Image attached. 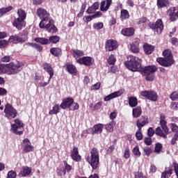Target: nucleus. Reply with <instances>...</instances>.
<instances>
[{
  "mask_svg": "<svg viewBox=\"0 0 178 178\" xmlns=\"http://www.w3.org/2000/svg\"><path fill=\"white\" fill-rule=\"evenodd\" d=\"M144 52L146 55H151L154 51H155V47L154 45L145 43L143 45Z\"/></svg>",
  "mask_w": 178,
  "mask_h": 178,
  "instance_id": "nucleus-25",
  "label": "nucleus"
},
{
  "mask_svg": "<svg viewBox=\"0 0 178 178\" xmlns=\"http://www.w3.org/2000/svg\"><path fill=\"white\" fill-rule=\"evenodd\" d=\"M133 154L136 156V158H140L141 156V152L140 151V147L138 145H137L134 149H132Z\"/></svg>",
  "mask_w": 178,
  "mask_h": 178,
  "instance_id": "nucleus-40",
  "label": "nucleus"
},
{
  "mask_svg": "<svg viewBox=\"0 0 178 178\" xmlns=\"http://www.w3.org/2000/svg\"><path fill=\"white\" fill-rule=\"evenodd\" d=\"M72 55L75 59H78V58L84 56V51L79 49H72Z\"/></svg>",
  "mask_w": 178,
  "mask_h": 178,
  "instance_id": "nucleus-35",
  "label": "nucleus"
},
{
  "mask_svg": "<svg viewBox=\"0 0 178 178\" xmlns=\"http://www.w3.org/2000/svg\"><path fill=\"white\" fill-rule=\"evenodd\" d=\"M141 62V59L138 57L130 55L127 56V60L125 61L124 65L126 68L131 70V72H139L143 70Z\"/></svg>",
  "mask_w": 178,
  "mask_h": 178,
  "instance_id": "nucleus-2",
  "label": "nucleus"
},
{
  "mask_svg": "<svg viewBox=\"0 0 178 178\" xmlns=\"http://www.w3.org/2000/svg\"><path fill=\"white\" fill-rule=\"evenodd\" d=\"M33 48H34L37 52H42L43 47L40 44L34 43Z\"/></svg>",
  "mask_w": 178,
  "mask_h": 178,
  "instance_id": "nucleus-52",
  "label": "nucleus"
},
{
  "mask_svg": "<svg viewBox=\"0 0 178 178\" xmlns=\"http://www.w3.org/2000/svg\"><path fill=\"white\" fill-rule=\"evenodd\" d=\"M86 161L90 165L92 170H96L99 166V151L97 147L90 150V156H88Z\"/></svg>",
  "mask_w": 178,
  "mask_h": 178,
  "instance_id": "nucleus-4",
  "label": "nucleus"
},
{
  "mask_svg": "<svg viewBox=\"0 0 178 178\" xmlns=\"http://www.w3.org/2000/svg\"><path fill=\"white\" fill-rule=\"evenodd\" d=\"M34 41L40 44V45H49V44H58L60 41V37L55 35L49 36V39L46 38H35Z\"/></svg>",
  "mask_w": 178,
  "mask_h": 178,
  "instance_id": "nucleus-9",
  "label": "nucleus"
},
{
  "mask_svg": "<svg viewBox=\"0 0 178 178\" xmlns=\"http://www.w3.org/2000/svg\"><path fill=\"white\" fill-rule=\"evenodd\" d=\"M76 63L84 65L85 66H91L92 65V58L90 56H84L76 60Z\"/></svg>",
  "mask_w": 178,
  "mask_h": 178,
  "instance_id": "nucleus-19",
  "label": "nucleus"
},
{
  "mask_svg": "<svg viewBox=\"0 0 178 178\" xmlns=\"http://www.w3.org/2000/svg\"><path fill=\"white\" fill-rule=\"evenodd\" d=\"M107 62L108 65H115V63H116V58H115L113 54H111L107 60Z\"/></svg>",
  "mask_w": 178,
  "mask_h": 178,
  "instance_id": "nucleus-45",
  "label": "nucleus"
},
{
  "mask_svg": "<svg viewBox=\"0 0 178 178\" xmlns=\"http://www.w3.org/2000/svg\"><path fill=\"white\" fill-rule=\"evenodd\" d=\"M60 111V106L56 104L53 106V109L49 111V115H58Z\"/></svg>",
  "mask_w": 178,
  "mask_h": 178,
  "instance_id": "nucleus-38",
  "label": "nucleus"
},
{
  "mask_svg": "<svg viewBox=\"0 0 178 178\" xmlns=\"http://www.w3.org/2000/svg\"><path fill=\"white\" fill-rule=\"evenodd\" d=\"M140 95L154 102L158 101V93L154 90H143L140 92Z\"/></svg>",
  "mask_w": 178,
  "mask_h": 178,
  "instance_id": "nucleus-12",
  "label": "nucleus"
},
{
  "mask_svg": "<svg viewBox=\"0 0 178 178\" xmlns=\"http://www.w3.org/2000/svg\"><path fill=\"white\" fill-rule=\"evenodd\" d=\"M20 173L22 177H26V176H30V175H31V168L27 166L22 167Z\"/></svg>",
  "mask_w": 178,
  "mask_h": 178,
  "instance_id": "nucleus-32",
  "label": "nucleus"
},
{
  "mask_svg": "<svg viewBox=\"0 0 178 178\" xmlns=\"http://www.w3.org/2000/svg\"><path fill=\"white\" fill-rule=\"evenodd\" d=\"M170 98L171 101H177V99H178L177 91L172 92L170 95Z\"/></svg>",
  "mask_w": 178,
  "mask_h": 178,
  "instance_id": "nucleus-48",
  "label": "nucleus"
},
{
  "mask_svg": "<svg viewBox=\"0 0 178 178\" xmlns=\"http://www.w3.org/2000/svg\"><path fill=\"white\" fill-rule=\"evenodd\" d=\"M144 143L145 145H152V138L151 137H145L144 138Z\"/></svg>",
  "mask_w": 178,
  "mask_h": 178,
  "instance_id": "nucleus-54",
  "label": "nucleus"
},
{
  "mask_svg": "<svg viewBox=\"0 0 178 178\" xmlns=\"http://www.w3.org/2000/svg\"><path fill=\"white\" fill-rule=\"evenodd\" d=\"M42 66L44 70H45V72H47V73L49 74V80H51V79L54 77V68L52 67L51 64L48 63H44Z\"/></svg>",
  "mask_w": 178,
  "mask_h": 178,
  "instance_id": "nucleus-20",
  "label": "nucleus"
},
{
  "mask_svg": "<svg viewBox=\"0 0 178 178\" xmlns=\"http://www.w3.org/2000/svg\"><path fill=\"white\" fill-rule=\"evenodd\" d=\"M10 59H11L10 56H4L1 59V62H3V63L10 62Z\"/></svg>",
  "mask_w": 178,
  "mask_h": 178,
  "instance_id": "nucleus-60",
  "label": "nucleus"
},
{
  "mask_svg": "<svg viewBox=\"0 0 178 178\" xmlns=\"http://www.w3.org/2000/svg\"><path fill=\"white\" fill-rule=\"evenodd\" d=\"M148 123H149L148 117L145 115H142L140 118L137 120L136 126L138 127V130L136 133V138L138 141H141V140H143L144 136H143L141 130H143V127H144V126H147Z\"/></svg>",
  "mask_w": 178,
  "mask_h": 178,
  "instance_id": "nucleus-7",
  "label": "nucleus"
},
{
  "mask_svg": "<svg viewBox=\"0 0 178 178\" xmlns=\"http://www.w3.org/2000/svg\"><path fill=\"white\" fill-rule=\"evenodd\" d=\"M129 17H130V14L129 13V11L125 9L121 10V12H120L121 20H126V19H129Z\"/></svg>",
  "mask_w": 178,
  "mask_h": 178,
  "instance_id": "nucleus-37",
  "label": "nucleus"
},
{
  "mask_svg": "<svg viewBox=\"0 0 178 178\" xmlns=\"http://www.w3.org/2000/svg\"><path fill=\"white\" fill-rule=\"evenodd\" d=\"M70 157L74 162L81 161V155L79 153V147L74 146L71 150Z\"/></svg>",
  "mask_w": 178,
  "mask_h": 178,
  "instance_id": "nucleus-17",
  "label": "nucleus"
},
{
  "mask_svg": "<svg viewBox=\"0 0 178 178\" xmlns=\"http://www.w3.org/2000/svg\"><path fill=\"white\" fill-rule=\"evenodd\" d=\"M23 66H24V63L22 61L10 62L6 64V74L15 75L20 73Z\"/></svg>",
  "mask_w": 178,
  "mask_h": 178,
  "instance_id": "nucleus-5",
  "label": "nucleus"
},
{
  "mask_svg": "<svg viewBox=\"0 0 178 178\" xmlns=\"http://www.w3.org/2000/svg\"><path fill=\"white\" fill-rule=\"evenodd\" d=\"M60 107L61 109H69V111H77L80 106L74 102L73 97H67L63 99Z\"/></svg>",
  "mask_w": 178,
  "mask_h": 178,
  "instance_id": "nucleus-8",
  "label": "nucleus"
},
{
  "mask_svg": "<svg viewBox=\"0 0 178 178\" xmlns=\"http://www.w3.org/2000/svg\"><path fill=\"white\" fill-rule=\"evenodd\" d=\"M111 5H112V0L102 1L100 4V10L102 12H108L109 8H111Z\"/></svg>",
  "mask_w": 178,
  "mask_h": 178,
  "instance_id": "nucleus-22",
  "label": "nucleus"
},
{
  "mask_svg": "<svg viewBox=\"0 0 178 178\" xmlns=\"http://www.w3.org/2000/svg\"><path fill=\"white\" fill-rule=\"evenodd\" d=\"M118 47H119V44H118V41L113 39H109L107 41H106L105 49L108 52H112V51H116Z\"/></svg>",
  "mask_w": 178,
  "mask_h": 178,
  "instance_id": "nucleus-14",
  "label": "nucleus"
},
{
  "mask_svg": "<svg viewBox=\"0 0 178 178\" xmlns=\"http://www.w3.org/2000/svg\"><path fill=\"white\" fill-rule=\"evenodd\" d=\"M101 16H102V13L101 11H97L94 15H92L93 19H96L97 17H101Z\"/></svg>",
  "mask_w": 178,
  "mask_h": 178,
  "instance_id": "nucleus-62",
  "label": "nucleus"
},
{
  "mask_svg": "<svg viewBox=\"0 0 178 178\" xmlns=\"http://www.w3.org/2000/svg\"><path fill=\"white\" fill-rule=\"evenodd\" d=\"M116 144H118V140L114 139L113 141V145L108 148L106 151V154H112V152L115 151V147Z\"/></svg>",
  "mask_w": 178,
  "mask_h": 178,
  "instance_id": "nucleus-41",
  "label": "nucleus"
},
{
  "mask_svg": "<svg viewBox=\"0 0 178 178\" xmlns=\"http://www.w3.org/2000/svg\"><path fill=\"white\" fill-rule=\"evenodd\" d=\"M63 163L65 167L62 172L65 176V175H66V172H67V173H69L70 172H72V170H73V167L70 165L69 163H67V161H63Z\"/></svg>",
  "mask_w": 178,
  "mask_h": 178,
  "instance_id": "nucleus-33",
  "label": "nucleus"
},
{
  "mask_svg": "<svg viewBox=\"0 0 178 178\" xmlns=\"http://www.w3.org/2000/svg\"><path fill=\"white\" fill-rule=\"evenodd\" d=\"M129 105L131 108H136L138 105V99L135 97H129Z\"/></svg>",
  "mask_w": 178,
  "mask_h": 178,
  "instance_id": "nucleus-31",
  "label": "nucleus"
},
{
  "mask_svg": "<svg viewBox=\"0 0 178 178\" xmlns=\"http://www.w3.org/2000/svg\"><path fill=\"white\" fill-rule=\"evenodd\" d=\"M147 26L157 34H161L163 31V22L161 19H158L154 24L149 22Z\"/></svg>",
  "mask_w": 178,
  "mask_h": 178,
  "instance_id": "nucleus-11",
  "label": "nucleus"
},
{
  "mask_svg": "<svg viewBox=\"0 0 178 178\" xmlns=\"http://www.w3.org/2000/svg\"><path fill=\"white\" fill-rule=\"evenodd\" d=\"M8 42L10 44H23V42H26V38H23L17 35H13L10 36Z\"/></svg>",
  "mask_w": 178,
  "mask_h": 178,
  "instance_id": "nucleus-18",
  "label": "nucleus"
},
{
  "mask_svg": "<svg viewBox=\"0 0 178 178\" xmlns=\"http://www.w3.org/2000/svg\"><path fill=\"white\" fill-rule=\"evenodd\" d=\"M158 70V67L155 65L142 67V70L139 71L142 75L145 76V80L147 81H154L155 80V73Z\"/></svg>",
  "mask_w": 178,
  "mask_h": 178,
  "instance_id": "nucleus-6",
  "label": "nucleus"
},
{
  "mask_svg": "<svg viewBox=\"0 0 178 178\" xmlns=\"http://www.w3.org/2000/svg\"><path fill=\"white\" fill-rule=\"evenodd\" d=\"M101 106H102V102H99L95 105V109L98 111V109H101Z\"/></svg>",
  "mask_w": 178,
  "mask_h": 178,
  "instance_id": "nucleus-64",
  "label": "nucleus"
},
{
  "mask_svg": "<svg viewBox=\"0 0 178 178\" xmlns=\"http://www.w3.org/2000/svg\"><path fill=\"white\" fill-rule=\"evenodd\" d=\"M155 134L156 136H158L159 137H161L162 138H164V140H166L168 138V134L165 133L163 129L162 130V128L161 127H158L155 130Z\"/></svg>",
  "mask_w": 178,
  "mask_h": 178,
  "instance_id": "nucleus-27",
  "label": "nucleus"
},
{
  "mask_svg": "<svg viewBox=\"0 0 178 178\" xmlns=\"http://www.w3.org/2000/svg\"><path fill=\"white\" fill-rule=\"evenodd\" d=\"M172 166L174 168V171L175 172V175L177 176V178H178V163L176 161H174L172 163Z\"/></svg>",
  "mask_w": 178,
  "mask_h": 178,
  "instance_id": "nucleus-57",
  "label": "nucleus"
},
{
  "mask_svg": "<svg viewBox=\"0 0 178 178\" xmlns=\"http://www.w3.org/2000/svg\"><path fill=\"white\" fill-rule=\"evenodd\" d=\"M38 17L41 19L39 27L40 29H45L48 33H58V28L55 26V20L51 19V15L47 10L40 8L37 10Z\"/></svg>",
  "mask_w": 178,
  "mask_h": 178,
  "instance_id": "nucleus-1",
  "label": "nucleus"
},
{
  "mask_svg": "<svg viewBox=\"0 0 178 178\" xmlns=\"http://www.w3.org/2000/svg\"><path fill=\"white\" fill-rule=\"evenodd\" d=\"M124 158H125V159H129V158H130V149L129 147H127L124 150Z\"/></svg>",
  "mask_w": 178,
  "mask_h": 178,
  "instance_id": "nucleus-59",
  "label": "nucleus"
},
{
  "mask_svg": "<svg viewBox=\"0 0 178 178\" xmlns=\"http://www.w3.org/2000/svg\"><path fill=\"white\" fill-rule=\"evenodd\" d=\"M50 54L56 58H59V56H62V49L59 47H52L50 49Z\"/></svg>",
  "mask_w": 178,
  "mask_h": 178,
  "instance_id": "nucleus-28",
  "label": "nucleus"
},
{
  "mask_svg": "<svg viewBox=\"0 0 178 178\" xmlns=\"http://www.w3.org/2000/svg\"><path fill=\"white\" fill-rule=\"evenodd\" d=\"M92 27L95 30H101L102 29H104V23L103 22L94 23L92 25Z\"/></svg>",
  "mask_w": 178,
  "mask_h": 178,
  "instance_id": "nucleus-44",
  "label": "nucleus"
},
{
  "mask_svg": "<svg viewBox=\"0 0 178 178\" xmlns=\"http://www.w3.org/2000/svg\"><path fill=\"white\" fill-rule=\"evenodd\" d=\"M170 6V2L169 0H157V7L159 9H162L163 8H168Z\"/></svg>",
  "mask_w": 178,
  "mask_h": 178,
  "instance_id": "nucleus-29",
  "label": "nucleus"
},
{
  "mask_svg": "<svg viewBox=\"0 0 178 178\" xmlns=\"http://www.w3.org/2000/svg\"><path fill=\"white\" fill-rule=\"evenodd\" d=\"M170 129L172 133H178V126L175 123H171L170 125Z\"/></svg>",
  "mask_w": 178,
  "mask_h": 178,
  "instance_id": "nucleus-49",
  "label": "nucleus"
},
{
  "mask_svg": "<svg viewBox=\"0 0 178 178\" xmlns=\"http://www.w3.org/2000/svg\"><path fill=\"white\" fill-rule=\"evenodd\" d=\"M115 121L112 120L111 122H109L108 124H106V131H108V133H112V131H113V129L115 127Z\"/></svg>",
  "mask_w": 178,
  "mask_h": 178,
  "instance_id": "nucleus-39",
  "label": "nucleus"
},
{
  "mask_svg": "<svg viewBox=\"0 0 178 178\" xmlns=\"http://www.w3.org/2000/svg\"><path fill=\"white\" fill-rule=\"evenodd\" d=\"M102 130H104V124H97L93 126L91 130L90 134H102Z\"/></svg>",
  "mask_w": 178,
  "mask_h": 178,
  "instance_id": "nucleus-23",
  "label": "nucleus"
},
{
  "mask_svg": "<svg viewBox=\"0 0 178 178\" xmlns=\"http://www.w3.org/2000/svg\"><path fill=\"white\" fill-rule=\"evenodd\" d=\"M130 51L133 54H138L140 52V46L130 44Z\"/></svg>",
  "mask_w": 178,
  "mask_h": 178,
  "instance_id": "nucleus-42",
  "label": "nucleus"
},
{
  "mask_svg": "<svg viewBox=\"0 0 178 178\" xmlns=\"http://www.w3.org/2000/svg\"><path fill=\"white\" fill-rule=\"evenodd\" d=\"M14 122L15 124L11 125L13 133L17 136H22L23 134V131H18L17 129L21 128L23 129V127H24V123L19 119H15Z\"/></svg>",
  "mask_w": 178,
  "mask_h": 178,
  "instance_id": "nucleus-13",
  "label": "nucleus"
},
{
  "mask_svg": "<svg viewBox=\"0 0 178 178\" xmlns=\"http://www.w3.org/2000/svg\"><path fill=\"white\" fill-rule=\"evenodd\" d=\"M163 56L164 58L159 57L156 58V62L163 66V67H170L172 65L175 64V60H173V54L170 49H166L163 51Z\"/></svg>",
  "mask_w": 178,
  "mask_h": 178,
  "instance_id": "nucleus-3",
  "label": "nucleus"
},
{
  "mask_svg": "<svg viewBox=\"0 0 178 178\" xmlns=\"http://www.w3.org/2000/svg\"><path fill=\"white\" fill-rule=\"evenodd\" d=\"M136 33V29L133 27L124 28L121 31V34L124 37H133Z\"/></svg>",
  "mask_w": 178,
  "mask_h": 178,
  "instance_id": "nucleus-21",
  "label": "nucleus"
},
{
  "mask_svg": "<svg viewBox=\"0 0 178 178\" xmlns=\"http://www.w3.org/2000/svg\"><path fill=\"white\" fill-rule=\"evenodd\" d=\"M23 151L25 154L33 152L34 151V146L31 145V142L29 138H25L22 141Z\"/></svg>",
  "mask_w": 178,
  "mask_h": 178,
  "instance_id": "nucleus-15",
  "label": "nucleus"
},
{
  "mask_svg": "<svg viewBox=\"0 0 178 178\" xmlns=\"http://www.w3.org/2000/svg\"><path fill=\"white\" fill-rule=\"evenodd\" d=\"M142 114H143V109L141 108V106H138L133 108L132 110L133 118H140V116H141Z\"/></svg>",
  "mask_w": 178,
  "mask_h": 178,
  "instance_id": "nucleus-30",
  "label": "nucleus"
},
{
  "mask_svg": "<svg viewBox=\"0 0 178 178\" xmlns=\"http://www.w3.org/2000/svg\"><path fill=\"white\" fill-rule=\"evenodd\" d=\"M160 125L161 126L162 130L166 134H169V127H168V122L166 120H160Z\"/></svg>",
  "mask_w": 178,
  "mask_h": 178,
  "instance_id": "nucleus-36",
  "label": "nucleus"
},
{
  "mask_svg": "<svg viewBox=\"0 0 178 178\" xmlns=\"http://www.w3.org/2000/svg\"><path fill=\"white\" fill-rule=\"evenodd\" d=\"M95 9L93 8L92 6L88 7V8L86 10V13H88V15H92V13H95Z\"/></svg>",
  "mask_w": 178,
  "mask_h": 178,
  "instance_id": "nucleus-61",
  "label": "nucleus"
},
{
  "mask_svg": "<svg viewBox=\"0 0 178 178\" xmlns=\"http://www.w3.org/2000/svg\"><path fill=\"white\" fill-rule=\"evenodd\" d=\"M148 20V18L147 17H142L138 19L136 22V24H144V23H147V21Z\"/></svg>",
  "mask_w": 178,
  "mask_h": 178,
  "instance_id": "nucleus-47",
  "label": "nucleus"
},
{
  "mask_svg": "<svg viewBox=\"0 0 178 178\" xmlns=\"http://www.w3.org/2000/svg\"><path fill=\"white\" fill-rule=\"evenodd\" d=\"M9 45V40H0V48H6Z\"/></svg>",
  "mask_w": 178,
  "mask_h": 178,
  "instance_id": "nucleus-51",
  "label": "nucleus"
},
{
  "mask_svg": "<svg viewBox=\"0 0 178 178\" xmlns=\"http://www.w3.org/2000/svg\"><path fill=\"white\" fill-rule=\"evenodd\" d=\"M4 113L5 117L9 120H12V119H15L17 116V111L9 103L5 105Z\"/></svg>",
  "mask_w": 178,
  "mask_h": 178,
  "instance_id": "nucleus-10",
  "label": "nucleus"
},
{
  "mask_svg": "<svg viewBox=\"0 0 178 178\" xmlns=\"http://www.w3.org/2000/svg\"><path fill=\"white\" fill-rule=\"evenodd\" d=\"M13 27H15L17 30H23L26 27V21L24 19H20L19 18H15L12 23Z\"/></svg>",
  "mask_w": 178,
  "mask_h": 178,
  "instance_id": "nucleus-16",
  "label": "nucleus"
},
{
  "mask_svg": "<svg viewBox=\"0 0 178 178\" xmlns=\"http://www.w3.org/2000/svg\"><path fill=\"white\" fill-rule=\"evenodd\" d=\"M16 176H17V174L13 170L8 172L7 174V178H16Z\"/></svg>",
  "mask_w": 178,
  "mask_h": 178,
  "instance_id": "nucleus-55",
  "label": "nucleus"
},
{
  "mask_svg": "<svg viewBox=\"0 0 178 178\" xmlns=\"http://www.w3.org/2000/svg\"><path fill=\"white\" fill-rule=\"evenodd\" d=\"M162 148H163V146L161 143H157L155 144L154 147V152L156 154H161V152L162 151Z\"/></svg>",
  "mask_w": 178,
  "mask_h": 178,
  "instance_id": "nucleus-43",
  "label": "nucleus"
},
{
  "mask_svg": "<svg viewBox=\"0 0 178 178\" xmlns=\"http://www.w3.org/2000/svg\"><path fill=\"white\" fill-rule=\"evenodd\" d=\"M122 92L120 90L114 92L106 96L104 98V100L106 102L111 101V99H113V98H118V97H120V95H122Z\"/></svg>",
  "mask_w": 178,
  "mask_h": 178,
  "instance_id": "nucleus-26",
  "label": "nucleus"
},
{
  "mask_svg": "<svg viewBox=\"0 0 178 178\" xmlns=\"http://www.w3.org/2000/svg\"><path fill=\"white\" fill-rule=\"evenodd\" d=\"M154 134H155V131L154 130V128L149 127L147 129V136H148V137H154Z\"/></svg>",
  "mask_w": 178,
  "mask_h": 178,
  "instance_id": "nucleus-56",
  "label": "nucleus"
},
{
  "mask_svg": "<svg viewBox=\"0 0 178 178\" xmlns=\"http://www.w3.org/2000/svg\"><path fill=\"white\" fill-rule=\"evenodd\" d=\"M135 178H147L142 171H138L134 173Z\"/></svg>",
  "mask_w": 178,
  "mask_h": 178,
  "instance_id": "nucleus-46",
  "label": "nucleus"
},
{
  "mask_svg": "<svg viewBox=\"0 0 178 178\" xmlns=\"http://www.w3.org/2000/svg\"><path fill=\"white\" fill-rule=\"evenodd\" d=\"M143 152H145L147 156H149V155L152 154V149H151L150 147H146L143 149Z\"/></svg>",
  "mask_w": 178,
  "mask_h": 178,
  "instance_id": "nucleus-58",
  "label": "nucleus"
},
{
  "mask_svg": "<svg viewBox=\"0 0 178 178\" xmlns=\"http://www.w3.org/2000/svg\"><path fill=\"white\" fill-rule=\"evenodd\" d=\"M141 42V40H140V38H135L133 39L132 40V43H131V44L132 45H136L138 47H140V43Z\"/></svg>",
  "mask_w": 178,
  "mask_h": 178,
  "instance_id": "nucleus-53",
  "label": "nucleus"
},
{
  "mask_svg": "<svg viewBox=\"0 0 178 178\" xmlns=\"http://www.w3.org/2000/svg\"><path fill=\"white\" fill-rule=\"evenodd\" d=\"M8 90L3 88H0V95H6Z\"/></svg>",
  "mask_w": 178,
  "mask_h": 178,
  "instance_id": "nucleus-63",
  "label": "nucleus"
},
{
  "mask_svg": "<svg viewBox=\"0 0 178 178\" xmlns=\"http://www.w3.org/2000/svg\"><path fill=\"white\" fill-rule=\"evenodd\" d=\"M64 67L70 74H77V67H76L74 65L70 64V63H67Z\"/></svg>",
  "mask_w": 178,
  "mask_h": 178,
  "instance_id": "nucleus-24",
  "label": "nucleus"
},
{
  "mask_svg": "<svg viewBox=\"0 0 178 178\" xmlns=\"http://www.w3.org/2000/svg\"><path fill=\"white\" fill-rule=\"evenodd\" d=\"M17 19H20L22 20H26V18L27 17V13H26V11L23 9L17 10Z\"/></svg>",
  "mask_w": 178,
  "mask_h": 178,
  "instance_id": "nucleus-34",
  "label": "nucleus"
},
{
  "mask_svg": "<svg viewBox=\"0 0 178 178\" xmlns=\"http://www.w3.org/2000/svg\"><path fill=\"white\" fill-rule=\"evenodd\" d=\"M6 64L0 63V74H6Z\"/></svg>",
  "mask_w": 178,
  "mask_h": 178,
  "instance_id": "nucleus-50",
  "label": "nucleus"
}]
</instances>
